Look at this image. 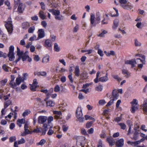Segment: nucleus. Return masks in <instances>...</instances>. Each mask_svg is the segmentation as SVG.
<instances>
[{
	"label": "nucleus",
	"instance_id": "nucleus-60",
	"mask_svg": "<svg viewBox=\"0 0 147 147\" xmlns=\"http://www.w3.org/2000/svg\"><path fill=\"white\" fill-rule=\"evenodd\" d=\"M114 99H112L109 101L106 105L107 107H108L111 106L114 102Z\"/></svg>",
	"mask_w": 147,
	"mask_h": 147
},
{
	"label": "nucleus",
	"instance_id": "nucleus-1",
	"mask_svg": "<svg viewBox=\"0 0 147 147\" xmlns=\"http://www.w3.org/2000/svg\"><path fill=\"white\" fill-rule=\"evenodd\" d=\"M14 48L13 45H11L9 48V52L7 55L6 53H3L2 55V57L4 58H6L7 57L9 58V60L10 61H12L14 59L15 56L14 53Z\"/></svg>",
	"mask_w": 147,
	"mask_h": 147
},
{
	"label": "nucleus",
	"instance_id": "nucleus-16",
	"mask_svg": "<svg viewBox=\"0 0 147 147\" xmlns=\"http://www.w3.org/2000/svg\"><path fill=\"white\" fill-rule=\"evenodd\" d=\"M124 145V140L122 138L117 141L116 142V145L117 147H122Z\"/></svg>",
	"mask_w": 147,
	"mask_h": 147
},
{
	"label": "nucleus",
	"instance_id": "nucleus-44",
	"mask_svg": "<svg viewBox=\"0 0 147 147\" xmlns=\"http://www.w3.org/2000/svg\"><path fill=\"white\" fill-rule=\"evenodd\" d=\"M26 52L24 53L23 55L22 56L21 58H22V61H24L25 60H26L27 58L28 57V55H27L26 54Z\"/></svg>",
	"mask_w": 147,
	"mask_h": 147
},
{
	"label": "nucleus",
	"instance_id": "nucleus-2",
	"mask_svg": "<svg viewBox=\"0 0 147 147\" xmlns=\"http://www.w3.org/2000/svg\"><path fill=\"white\" fill-rule=\"evenodd\" d=\"M11 80L9 83L11 87L15 88L17 86H19L22 81H23L21 77L17 78L16 79V82H13L15 79V76L13 75L11 76Z\"/></svg>",
	"mask_w": 147,
	"mask_h": 147
},
{
	"label": "nucleus",
	"instance_id": "nucleus-15",
	"mask_svg": "<svg viewBox=\"0 0 147 147\" xmlns=\"http://www.w3.org/2000/svg\"><path fill=\"white\" fill-rule=\"evenodd\" d=\"M143 110L145 114H147V99H144L143 104Z\"/></svg>",
	"mask_w": 147,
	"mask_h": 147
},
{
	"label": "nucleus",
	"instance_id": "nucleus-59",
	"mask_svg": "<svg viewBox=\"0 0 147 147\" xmlns=\"http://www.w3.org/2000/svg\"><path fill=\"white\" fill-rule=\"evenodd\" d=\"M130 103L132 104V105H137L138 104V101L136 99H134L132 101L130 102Z\"/></svg>",
	"mask_w": 147,
	"mask_h": 147
},
{
	"label": "nucleus",
	"instance_id": "nucleus-5",
	"mask_svg": "<svg viewBox=\"0 0 147 147\" xmlns=\"http://www.w3.org/2000/svg\"><path fill=\"white\" fill-rule=\"evenodd\" d=\"M49 11L55 16V18L56 20H61L63 19V16L62 15H60V12L58 10L54 9H49Z\"/></svg>",
	"mask_w": 147,
	"mask_h": 147
},
{
	"label": "nucleus",
	"instance_id": "nucleus-57",
	"mask_svg": "<svg viewBox=\"0 0 147 147\" xmlns=\"http://www.w3.org/2000/svg\"><path fill=\"white\" fill-rule=\"evenodd\" d=\"M81 132L82 134L85 136L88 135L86 129L84 128H82L81 129Z\"/></svg>",
	"mask_w": 147,
	"mask_h": 147
},
{
	"label": "nucleus",
	"instance_id": "nucleus-29",
	"mask_svg": "<svg viewBox=\"0 0 147 147\" xmlns=\"http://www.w3.org/2000/svg\"><path fill=\"white\" fill-rule=\"evenodd\" d=\"M12 103V101L11 100H8L4 103V107L5 109L7 108Z\"/></svg>",
	"mask_w": 147,
	"mask_h": 147
},
{
	"label": "nucleus",
	"instance_id": "nucleus-11",
	"mask_svg": "<svg viewBox=\"0 0 147 147\" xmlns=\"http://www.w3.org/2000/svg\"><path fill=\"white\" fill-rule=\"evenodd\" d=\"M47 119V117L45 116H40L38 117V122L39 123L42 124L45 122Z\"/></svg>",
	"mask_w": 147,
	"mask_h": 147
},
{
	"label": "nucleus",
	"instance_id": "nucleus-9",
	"mask_svg": "<svg viewBox=\"0 0 147 147\" xmlns=\"http://www.w3.org/2000/svg\"><path fill=\"white\" fill-rule=\"evenodd\" d=\"M25 7V6L23 4L19 3L17 9V11L20 13H22L24 11Z\"/></svg>",
	"mask_w": 147,
	"mask_h": 147
},
{
	"label": "nucleus",
	"instance_id": "nucleus-45",
	"mask_svg": "<svg viewBox=\"0 0 147 147\" xmlns=\"http://www.w3.org/2000/svg\"><path fill=\"white\" fill-rule=\"evenodd\" d=\"M60 90V88L58 85H57L55 87L54 91L55 92H58Z\"/></svg>",
	"mask_w": 147,
	"mask_h": 147
},
{
	"label": "nucleus",
	"instance_id": "nucleus-51",
	"mask_svg": "<svg viewBox=\"0 0 147 147\" xmlns=\"http://www.w3.org/2000/svg\"><path fill=\"white\" fill-rule=\"evenodd\" d=\"M142 59H141L140 58H138L137 59L140 60V61L143 64H145V56L144 55H143L142 57Z\"/></svg>",
	"mask_w": 147,
	"mask_h": 147
},
{
	"label": "nucleus",
	"instance_id": "nucleus-24",
	"mask_svg": "<svg viewBox=\"0 0 147 147\" xmlns=\"http://www.w3.org/2000/svg\"><path fill=\"white\" fill-rule=\"evenodd\" d=\"M122 73L123 75H125V76L127 78H128L130 76V73L126 69H123Z\"/></svg>",
	"mask_w": 147,
	"mask_h": 147
},
{
	"label": "nucleus",
	"instance_id": "nucleus-28",
	"mask_svg": "<svg viewBox=\"0 0 147 147\" xmlns=\"http://www.w3.org/2000/svg\"><path fill=\"white\" fill-rule=\"evenodd\" d=\"M100 15L99 12L96 13V24H99L100 22Z\"/></svg>",
	"mask_w": 147,
	"mask_h": 147
},
{
	"label": "nucleus",
	"instance_id": "nucleus-62",
	"mask_svg": "<svg viewBox=\"0 0 147 147\" xmlns=\"http://www.w3.org/2000/svg\"><path fill=\"white\" fill-rule=\"evenodd\" d=\"M94 131V129L93 128H91L90 129H89L88 131V134H92Z\"/></svg>",
	"mask_w": 147,
	"mask_h": 147
},
{
	"label": "nucleus",
	"instance_id": "nucleus-25",
	"mask_svg": "<svg viewBox=\"0 0 147 147\" xmlns=\"http://www.w3.org/2000/svg\"><path fill=\"white\" fill-rule=\"evenodd\" d=\"M30 26L29 23L28 22H24L22 24V27L23 29H26Z\"/></svg>",
	"mask_w": 147,
	"mask_h": 147
},
{
	"label": "nucleus",
	"instance_id": "nucleus-26",
	"mask_svg": "<svg viewBox=\"0 0 147 147\" xmlns=\"http://www.w3.org/2000/svg\"><path fill=\"white\" fill-rule=\"evenodd\" d=\"M119 20L117 19H115L113 22V26L112 27L113 30L115 29L118 26Z\"/></svg>",
	"mask_w": 147,
	"mask_h": 147
},
{
	"label": "nucleus",
	"instance_id": "nucleus-19",
	"mask_svg": "<svg viewBox=\"0 0 147 147\" xmlns=\"http://www.w3.org/2000/svg\"><path fill=\"white\" fill-rule=\"evenodd\" d=\"M75 76L77 77H78L80 75V70L79 68V66L77 65L76 66L75 68L74 72Z\"/></svg>",
	"mask_w": 147,
	"mask_h": 147
},
{
	"label": "nucleus",
	"instance_id": "nucleus-39",
	"mask_svg": "<svg viewBox=\"0 0 147 147\" xmlns=\"http://www.w3.org/2000/svg\"><path fill=\"white\" fill-rule=\"evenodd\" d=\"M30 113L31 111L29 110H26L23 113L22 116L24 117H25L26 116L29 114Z\"/></svg>",
	"mask_w": 147,
	"mask_h": 147
},
{
	"label": "nucleus",
	"instance_id": "nucleus-40",
	"mask_svg": "<svg viewBox=\"0 0 147 147\" xmlns=\"http://www.w3.org/2000/svg\"><path fill=\"white\" fill-rule=\"evenodd\" d=\"M7 81V79H5L3 80H1L0 81V83L1 86H5Z\"/></svg>",
	"mask_w": 147,
	"mask_h": 147
},
{
	"label": "nucleus",
	"instance_id": "nucleus-46",
	"mask_svg": "<svg viewBox=\"0 0 147 147\" xmlns=\"http://www.w3.org/2000/svg\"><path fill=\"white\" fill-rule=\"evenodd\" d=\"M103 89L102 86V85H99L97 86L96 88V90L98 91H101Z\"/></svg>",
	"mask_w": 147,
	"mask_h": 147
},
{
	"label": "nucleus",
	"instance_id": "nucleus-47",
	"mask_svg": "<svg viewBox=\"0 0 147 147\" xmlns=\"http://www.w3.org/2000/svg\"><path fill=\"white\" fill-rule=\"evenodd\" d=\"M5 5H6L8 7V9H10L11 7H10V3L9 1L7 0V1H5L4 2Z\"/></svg>",
	"mask_w": 147,
	"mask_h": 147
},
{
	"label": "nucleus",
	"instance_id": "nucleus-50",
	"mask_svg": "<svg viewBox=\"0 0 147 147\" xmlns=\"http://www.w3.org/2000/svg\"><path fill=\"white\" fill-rule=\"evenodd\" d=\"M63 131L64 132H66L68 129L69 127L65 125H63L62 127Z\"/></svg>",
	"mask_w": 147,
	"mask_h": 147
},
{
	"label": "nucleus",
	"instance_id": "nucleus-7",
	"mask_svg": "<svg viewBox=\"0 0 147 147\" xmlns=\"http://www.w3.org/2000/svg\"><path fill=\"white\" fill-rule=\"evenodd\" d=\"M144 140H145L144 138H142L139 140L137 141L134 142L128 141L127 143L128 144H130L132 146H136L137 145L139 144L141 142H143Z\"/></svg>",
	"mask_w": 147,
	"mask_h": 147
},
{
	"label": "nucleus",
	"instance_id": "nucleus-64",
	"mask_svg": "<svg viewBox=\"0 0 147 147\" xmlns=\"http://www.w3.org/2000/svg\"><path fill=\"white\" fill-rule=\"evenodd\" d=\"M40 5L41 6V8L44 10H45V5L43 2H42L40 3Z\"/></svg>",
	"mask_w": 147,
	"mask_h": 147
},
{
	"label": "nucleus",
	"instance_id": "nucleus-37",
	"mask_svg": "<svg viewBox=\"0 0 147 147\" xmlns=\"http://www.w3.org/2000/svg\"><path fill=\"white\" fill-rule=\"evenodd\" d=\"M46 142V141L44 139L41 140L40 142L37 143V145L38 146L41 145L42 146Z\"/></svg>",
	"mask_w": 147,
	"mask_h": 147
},
{
	"label": "nucleus",
	"instance_id": "nucleus-33",
	"mask_svg": "<svg viewBox=\"0 0 147 147\" xmlns=\"http://www.w3.org/2000/svg\"><path fill=\"white\" fill-rule=\"evenodd\" d=\"M138 133L137 130H136L133 135V137L131 138L132 139L135 140H137L138 139Z\"/></svg>",
	"mask_w": 147,
	"mask_h": 147
},
{
	"label": "nucleus",
	"instance_id": "nucleus-54",
	"mask_svg": "<svg viewBox=\"0 0 147 147\" xmlns=\"http://www.w3.org/2000/svg\"><path fill=\"white\" fill-rule=\"evenodd\" d=\"M97 53L101 57H103L104 55V54L103 53V51L101 49H98Z\"/></svg>",
	"mask_w": 147,
	"mask_h": 147
},
{
	"label": "nucleus",
	"instance_id": "nucleus-12",
	"mask_svg": "<svg viewBox=\"0 0 147 147\" xmlns=\"http://www.w3.org/2000/svg\"><path fill=\"white\" fill-rule=\"evenodd\" d=\"M136 63V61L133 59L131 60H127L125 61V64L131 65V68H133L135 66V65Z\"/></svg>",
	"mask_w": 147,
	"mask_h": 147
},
{
	"label": "nucleus",
	"instance_id": "nucleus-42",
	"mask_svg": "<svg viewBox=\"0 0 147 147\" xmlns=\"http://www.w3.org/2000/svg\"><path fill=\"white\" fill-rule=\"evenodd\" d=\"M131 108V112L132 113H134L135 112V111L138 109V107L135 105H132Z\"/></svg>",
	"mask_w": 147,
	"mask_h": 147
},
{
	"label": "nucleus",
	"instance_id": "nucleus-8",
	"mask_svg": "<svg viewBox=\"0 0 147 147\" xmlns=\"http://www.w3.org/2000/svg\"><path fill=\"white\" fill-rule=\"evenodd\" d=\"M38 36L37 40L43 38L45 36V32L42 29H39L38 31Z\"/></svg>",
	"mask_w": 147,
	"mask_h": 147
},
{
	"label": "nucleus",
	"instance_id": "nucleus-18",
	"mask_svg": "<svg viewBox=\"0 0 147 147\" xmlns=\"http://www.w3.org/2000/svg\"><path fill=\"white\" fill-rule=\"evenodd\" d=\"M44 46L48 48L51 47L52 46L51 41L49 39L46 40L45 41Z\"/></svg>",
	"mask_w": 147,
	"mask_h": 147
},
{
	"label": "nucleus",
	"instance_id": "nucleus-20",
	"mask_svg": "<svg viewBox=\"0 0 147 147\" xmlns=\"http://www.w3.org/2000/svg\"><path fill=\"white\" fill-rule=\"evenodd\" d=\"M95 17L94 15H91L90 16V23L92 25V26H95L96 25V22H95Z\"/></svg>",
	"mask_w": 147,
	"mask_h": 147
},
{
	"label": "nucleus",
	"instance_id": "nucleus-58",
	"mask_svg": "<svg viewBox=\"0 0 147 147\" xmlns=\"http://www.w3.org/2000/svg\"><path fill=\"white\" fill-rule=\"evenodd\" d=\"M107 31L103 30L98 36L101 37H103L104 36V34L107 33Z\"/></svg>",
	"mask_w": 147,
	"mask_h": 147
},
{
	"label": "nucleus",
	"instance_id": "nucleus-21",
	"mask_svg": "<svg viewBox=\"0 0 147 147\" xmlns=\"http://www.w3.org/2000/svg\"><path fill=\"white\" fill-rule=\"evenodd\" d=\"M47 107L48 108H51L54 107L55 105V102L51 100H49L47 102Z\"/></svg>",
	"mask_w": 147,
	"mask_h": 147
},
{
	"label": "nucleus",
	"instance_id": "nucleus-3",
	"mask_svg": "<svg viewBox=\"0 0 147 147\" xmlns=\"http://www.w3.org/2000/svg\"><path fill=\"white\" fill-rule=\"evenodd\" d=\"M100 73L99 71H98L96 73V78L94 80V82L95 83H98L99 81L102 82H105L109 80L108 73H106L105 76L101 77L99 78Z\"/></svg>",
	"mask_w": 147,
	"mask_h": 147
},
{
	"label": "nucleus",
	"instance_id": "nucleus-32",
	"mask_svg": "<svg viewBox=\"0 0 147 147\" xmlns=\"http://www.w3.org/2000/svg\"><path fill=\"white\" fill-rule=\"evenodd\" d=\"M47 73L45 71H39L37 72L36 75L38 76H46Z\"/></svg>",
	"mask_w": 147,
	"mask_h": 147
},
{
	"label": "nucleus",
	"instance_id": "nucleus-52",
	"mask_svg": "<svg viewBox=\"0 0 147 147\" xmlns=\"http://www.w3.org/2000/svg\"><path fill=\"white\" fill-rule=\"evenodd\" d=\"M25 140L23 138H22L21 139L18 141V144H21L25 143Z\"/></svg>",
	"mask_w": 147,
	"mask_h": 147
},
{
	"label": "nucleus",
	"instance_id": "nucleus-41",
	"mask_svg": "<svg viewBox=\"0 0 147 147\" xmlns=\"http://www.w3.org/2000/svg\"><path fill=\"white\" fill-rule=\"evenodd\" d=\"M93 123V121H92L88 122L86 124V127L87 128H90L92 126Z\"/></svg>",
	"mask_w": 147,
	"mask_h": 147
},
{
	"label": "nucleus",
	"instance_id": "nucleus-43",
	"mask_svg": "<svg viewBox=\"0 0 147 147\" xmlns=\"http://www.w3.org/2000/svg\"><path fill=\"white\" fill-rule=\"evenodd\" d=\"M118 125H119L121 127V128L123 130H124L126 128V125L123 123H120L118 124Z\"/></svg>",
	"mask_w": 147,
	"mask_h": 147
},
{
	"label": "nucleus",
	"instance_id": "nucleus-30",
	"mask_svg": "<svg viewBox=\"0 0 147 147\" xmlns=\"http://www.w3.org/2000/svg\"><path fill=\"white\" fill-rule=\"evenodd\" d=\"M39 17L41 19L43 20L45 19L46 16L44 14V11L40 10L39 12Z\"/></svg>",
	"mask_w": 147,
	"mask_h": 147
},
{
	"label": "nucleus",
	"instance_id": "nucleus-35",
	"mask_svg": "<svg viewBox=\"0 0 147 147\" xmlns=\"http://www.w3.org/2000/svg\"><path fill=\"white\" fill-rule=\"evenodd\" d=\"M54 49L57 52H59L60 50V48L58 47V45L57 43H55L54 45Z\"/></svg>",
	"mask_w": 147,
	"mask_h": 147
},
{
	"label": "nucleus",
	"instance_id": "nucleus-55",
	"mask_svg": "<svg viewBox=\"0 0 147 147\" xmlns=\"http://www.w3.org/2000/svg\"><path fill=\"white\" fill-rule=\"evenodd\" d=\"M112 77L118 81H120L121 80V79L118 75H113Z\"/></svg>",
	"mask_w": 147,
	"mask_h": 147
},
{
	"label": "nucleus",
	"instance_id": "nucleus-38",
	"mask_svg": "<svg viewBox=\"0 0 147 147\" xmlns=\"http://www.w3.org/2000/svg\"><path fill=\"white\" fill-rule=\"evenodd\" d=\"M35 30V27L34 26L30 27L28 30V32L29 33H33Z\"/></svg>",
	"mask_w": 147,
	"mask_h": 147
},
{
	"label": "nucleus",
	"instance_id": "nucleus-10",
	"mask_svg": "<svg viewBox=\"0 0 147 147\" xmlns=\"http://www.w3.org/2000/svg\"><path fill=\"white\" fill-rule=\"evenodd\" d=\"M121 6L125 9L130 10L133 8L131 3H128L127 4H121Z\"/></svg>",
	"mask_w": 147,
	"mask_h": 147
},
{
	"label": "nucleus",
	"instance_id": "nucleus-48",
	"mask_svg": "<svg viewBox=\"0 0 147 147\" xmlns=\"http://www.w3.org/2000/svg\"><path fill=\"white\" fill-rule=\"evenodd\" d=\"M53 117L52 116H50L47 118V120L48 124H49L53 120Z\"/></svg>",
	"mask_w": 147,
	"mask_h": 147
},
{
	"label": "nucleus",
	"instance_id": "nucleus-6",
	"mask_svg": "<svg viewBox=\"0 0 147 147\" xmlns=\"http://www.w3.org/2000/svg\"><path fill=\"white\" fill-rule=\"evenodd\" d=\"M85 138L82 136H79L76 138L77 141L76 143L78 144L81 146V147H85L83 145V142L85 140Z\"/></svg>",
	"mask_w": 147,
	"mask_h": 147
},
{
	"label": "nucleus",
	"instance_id": "nucleus-49",
	"mask_svg": "<svg viewBox=\"0 0 147 147\" xmlns=\"http://www.w3.org/2000/svg\"><path fill=\"white\" fill-rule=\"evenodd\" d=\"M122 114H121L120 117H116L114 119L115 121L117 122L120 121L122 119Z\"/></svg>",
	"mask_w": 147,
	"mask_h": 147
},
{
	"label": "nucleus",
	"instance_id": "nucleus-61",
	"mask_svg": "<svg viewBox=\"0 0 147 147\" xmlns=\"http://www.w3.org/2000/svg\"><path fill=\"white\" fill-rule=\"evenodd\" d=\"M106 103L104 100H100L98 102V103L100 105H103Z\"/></svg>",
	"mask_w": 147,
	"mask_h": 147
},
{
	"label": "nucleus",
	"instance_id": "nucleus-17",
	"mask_svg": "<svg viewBox=\"0 0 147 147\" xmlns=\"http://www.w3.org/2000/svg\"><path fill=\"white\" fill-rule=\"evenodd\" d=\"M112 95L113 97V99L114 100H117L119 96L118 92L116 90H114L112 92Z\"/></svg>",
	"mask_w": 147,
	"mask_h": 147
},
{
	"label": "nucleus",
	"instance_id": "nucleus-13",
	"mask_svg": "<svg viewBox=\"0 0 147 147\" xmlns=\"http://www.w3.org/2000/svg\"><path fill=\"white\" fill-rule=\"evenodd\" d=\"M107 141L109 143L110 146H113L115 143V140L111 137H107Z\"/></svg>",
	"mask_w": 147,
	"mask_h": 147
},
{
	"label": "nucleus",
	"instance_id": "nucleus-22",
	"mask_svg": "<svg viewBox=\"0 0 147 147\" xmlns=\"http://www.w3.org/2000/svg\"><path fill=\"white\" fill-rule=\"evenodd\" d=\"M104 52L107 57H110L111 55L114 56L115 54V52L113 51H111L109 52L104 51Z\"/></svg>",
	"mask_w": 147,
	"mask_h": 147
},
{
	"label": "nucleus",
	"instance_id": "nucleus-31",
	"mask_svg": "<svg viewBox=\"0 0 147 147\" xmlns=\"http://www.w3.org/2000/svg\"><path fill=\"white\" fill-rule=\"evenodd\" d=\"M39 87L38 85H33L32 84H31L30 89L32 91L34 92L36 91V89Z\"/></svg>",
	"mask_w": 147,
	"mask_h": 147
},
{
	"label": "nucleus",
	"instance_id": "nucleus-36",
	"mask_svg": "<svg viewBox=\"0 0 147 147\" xmlns=\"http://www.w3.org/2000/svg\"><path fill=\"white\" fill-rule=\"evenodd\" d=\"M85 117L86 120H87L88 119L91 120L93 121H93V122L95 121V119L94 118L90 116L85 115Z\"/></svg>",
	"mask_w": 147,
	"mask_h": 147
},
{
	"label": "nucleus",
	"instance_id": "nucleus-53",
	"mask_svg": "<svg viewBox=\"0 0 147 147\" xmlns=\"http://www.w3.org/2000/svg\"><path fill=\"white\" fill-rule=\"evenodd\" d=\"M53 113L55 115H61L62 114V113L61 111H53Z\"/></svg>",
	"mask_w": 147,
	"mask_h": 147
},
{
	"label": "nucleus",
	"instance_id": "nucleus-34",
	"mask_svg": "<svg viewBox=\"0 0 147 147\" xmlns=\"http://www.w3.org/2000/svg\"><path fill=\"white\" fill-rule=\"evenodd\" d=\"M49 60V56L47 55L43 58L42 62L44 63H46L48 62Z\"/></svg>",
	"mask_w": 147,
	"mask_h": 147
},
{
	"label": "nucleus",
	"instance_id": "nucleus-56",
	"mask_svg": "<svg viewBox=\"0 0 147 147\" xmlns=\"http://www.w3.org/2000/svg\"><path fill=\"white\" fill-rule=\"evenodd\" d=\"M68 78L69 79V81L71 83H73L74 82L73 80L72 76V73H71L69 74L68 76Z\"/></svg>",
	"mask_w": 147,
	"mask_h": 147
},
{
	"label": "nucleus",
	"instance_id": "nucleus-27",
	"mask_svg": "<svg viewBox=\"0 0 147 147\" xmlns=\"http://www.w3.org/2000/svg\"><path fill=\"white\" fill-rule=\"evenodd\" d=\"M81 78L83 80L86 79L88 78V73L85 72H83L80 75Z\"/></svg>",
	"mask_w": 147,
	"mask_h": 147
},
{
	"label": "nucleus",
	"instance_id": "nucleus-4",
	"mask_svg": "<svg viewBox=\"0 0 147 147\" xmlns=\"http://www.w3.org/2000/svg\"><path fill=\"white\" fill-rule=\"evenodd\" d=\"M12 22L11 19L10 17H9L8 18L7 21L5 22V28L9 35L12 34L13 30Z\"/></svg>",
	"mask_w": 147,
	"mask_h": 147
},
{
	"label": "nucleus",
	"instance_id": "nucleus-63",
	"mask_svg": "<svg viewBox=\"0 0 147 147\" xmlns=\"http://www.w3.org/2000/svg\"><path fill=\"white\" fill-rule=\"evenodd\" d=\"M121 100H118L116 103V107L117 108H118L119 107V106L120 104H121Z\"/></svg>",
	"mask_w": 147,
	"mask_h": 147
},
{
	"label": "nucleus",
	"instance_id": "nucleus-23",
	"mask_svg": "<svg viewBox=\"0 0 147 147\" xmlns=\"http://www.w3.org/2000/svg\"><path fill=\"white\" fill-rule=\"evenodd\" d=\"M24 131L21 134V136H24L27 135L32 134V131H30L28 129H25Z\"/></svg>",
	"mask_w": 147,
	"mask_h": 147
},
{
	"label": "nucleus",
	"instance_id": "nucleus-14",
	"mask_svg": "<svg viewBox=\"0 0 147 147\" xmlns=\"http://www.w3.org/2000/svg\"><path fill=\"white\" fill-rule=\"evenodd\" d=\"M76 116L77 118H80V117H82V113L81 107H78L77 108L76 112Z\"/></svg>",
	"mask_w": 147,
	"mask_h": 147
}]
</instances>
